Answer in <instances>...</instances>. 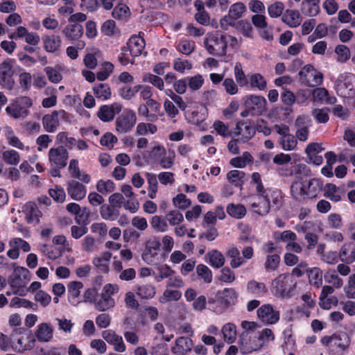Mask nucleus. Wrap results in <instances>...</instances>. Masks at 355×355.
Instances as JSON below:
<instances>
[{
    "label": "nucleus",
    "mask_w": 355,
    "mask_h": 355,
    "mask_svg": "<svg viewBox=\"0 0 355 355\" xmlns=\"http://www.w3.org/2000/svg\"><path fill=\"white\" fill-rule=\"evenodd\" d=\"M296 282L289 273L279 275L275 278L270 285V291L277 298H290L293 295Z\"/></svg>",
    "instance_id": "nucleus-1"
},
{
    "label": "nucleus",
    "mask_w": 355,
    "mask_h": 355,
    "mask_svg": "<svg viewBox=\"0 0 355 355\" xmlns=\"http://www.w3.org/2000/svg\"><path fill=\"white\" fill-rule=\"evenodd\" d=\"M229 41H236V38L220 31H216L206 38L205 46L211 55L223 56L226 54Z\"/></svg>",
    "instance_id": "nucleus-2"
},
{
    "label": "nucleus",
    "mask_w": 355,
    "mask_h": 355,
    "mask_svg": "<svg viewBox=\"0 0 355 355\" xmlns=\"http://www.w3.org/2000/svg\"><path fill=\"white\" fill-rule=\"evenodd\" d=\"M29 270L24 267L17 266L13 273L9 276L8 283L12 290V294L25 296L28 292L26 288V281L28 278Z\"/></svg>",
    "instance_id": "nucleus-3"
},
{
    "label": "nucleus",
    "mask_w": 355,
    "mask_h": 355,
    "mask_svg": "<svg viewBox=\"0 0 355 355\" xmlns=\"http://www.w3.org/2000/svg\"><path fill=\"white\" fill-rule=\"evenodd\" d=\"M32 105L33 101L30 97L20 96L6 107V112L13 119H24L29 114V109Z\"/></svg>",
    "instance_id": "nucleus-4"
},
{
    "label": "nucleus",
    "mask_w": 355,
    "mask_h": 355,
    "mask_svg": "<svg viewBox=\"0 0 355 355\" xmlns=\"http://www.w3.org/2000/svg\"><path fill=\"white\" fill-rule=\"evenodd\" d=\"M300 80L309 87H315L322 84L323 75L316 70L313 65H305L299 72Z\"/></svg>",
    "instance_id": "nucleus-5"
},
{
    "label": "nucleus",
    "mask_w": 355,
    "mask_h": 355,
    "mask_svg": "<svg viewBox=\"0 0 355 355\" xmlns=\"http://www.w3.org/2000/svg\"><path fill=\"white\" fill-rule=\"evenodd\" d=\"M136 122L135 112L130 109H125L116 119V130L119 133L125 134L132 129Z\"/></svg>",
    "instance_id": "nucleus-6"
},
{
    "label": "nucleus",
    "mask_w": 355,
    "mask_h": 355,
    "mask_svg": "<svg viewBox=\"0 0 355 355\" xmlns=\"http://www.w3.org/2000/svg\"><path fill=\"white\" fill-rule=\"evenodd\" d=\"M15 60L7 58L0 63V83L4 88L12 90L15 86L13 67Z\"/></svg>",
    "instance_id": "nucleus-7"
},
{
    "label": "nucleus",
    "mask_w": 355,
    "mask_h": 355,
    "mask_svg": "<svg viewBox=\"0 0 355 355\" xmlns=\"http://www.w3.org/2000/svg\"><path fill=\"white\" fill-rule=\"evenodd\" d=\"M337 94L344 98L355 95V75L351 73L342 75L336 85Z\"/></svg>",
    "instance_id": "nucleus-8"
},
{
    "label": "nucleus",
    "mask_w": 355,
    "mask_h": 355,
    "mask_svg": "<svg viewBox=\"0 0 355 355\" xmlns=\"http://www.w3.org/2000/svg\"><path fill=\"white\" fill-rule=\"evenodd\" d=\"M255 333L249 334L248 333H242L239 339V349L243 354H248L252 352L260 349L263 342L259 338H255Z\"/></svg>",
    "instance_id": "nucleus-9"
},
{
    "label": "nucleus",
    "mask_w": 355,
    "mask_h": 355,
    "mask_svg": "<svg viewBox=\"0 0 355 355\" xmlns=\"http://www.w3.org/2000/svg\"><path fill=\"white\" fill-rule=\"evenodd\" d=\"M62 33L65 37L72 43H76V47L83 49L85 46V43L80 38L83 35V27L78 23L69 24L66 26Z\"/></svg>",
    "instance_id": "nucleus-10"
},
{
    "label": "nucleus",
    "mask_w": 355,
    "mask_h": 355,
    "mask_svg": "<svg viewBox=\"0 0 355 355\" xmlns=\"http://www.w3.org/2000/svg\"><path fill=\"white\" fill-rule=\"evenodd\" d=\"M258 318L266 324H275L280 318V313L270 304L259 306L257 311Z\"/></svg>",
    "instance_id": "nucleus-11"
},
{
    "label": "nucleus",
    "mask_w": 355,
    "mask_h": 355,
    "mask_svg": "<svg viewBox=\"0 0 355 355\" xmlns=\"http://www.w3.org/2000/svg\"><path fill=\"white\" fill-rule=\"evenodd\" d=\"M48 155L52 165L60 168H63L67 166L69 153L64 146H59L56 148H51Z\"/></svg>",
    "instance_id": "nucleus-12"
},
{
    "label": "nucleus",
    "mask_w": 355,
    "mask_h": 355,
    "mask_svg": "<svg viewBox=\"0 0 355 355\" xmlns=\"http://www.w3.org/2000/svg\"><path fill=\"white\" fill-rule=\"evenodd\" d=\"M67 114L63 110H54L51 114H45L42 118L44 130L48 132H54L59 125V119H65Z\"/></svg>",
    "instance_id": "nucleus-13"
},
{
    "label": "nucleus",
    "mask_w": 355,
    "mask_h": 355,
    "mask_svg": "<svg viewBox=\"0 0 355 355\" xmlns=\"http://www.w3.org/2000/svg\"><path fill=\"white\" fill-rule=\"evenodd\" d=\"M218 296V301L220 303V308L216 309V313L220 314L230 306L234 304L237 299V293L234 288H225L218 291L216 294Z\"/></svg>",
    "instance_id": "nucleus-14"
},
{
    "label": "nucleus",
    "mask_w": 355,
    "mask_h": 355,
    "mask_svg": "<svg viewBox=\"0 0 355 355\" xmlns=\"http://www.w3.org/2000/svg\"><path fill=\"white\" fill-rule=\"evenodd\" d=\"M255 132L253 124L247 120L237 122L234 134L235 136H241L240 141L245 143L254 136Z\"/></svg>",
    "instance_id": "nucleus-15"
},
{
    "label": "nucleus",
    "mask_w": 355,
    "mask_h": 355,
    "mask_svg": "<svg viewBox=\"0 0 355 355\" xmlns=\"http://www.w3.org/2000/svg\"><path fill=\"white\" fill-rule=\"evenodd\" d=\"M122 105L119 103L110 105H104L99 108L97 116L103 122H110L114 119L116 114L121 112Z\"/></svg>",
    "instance_id": "nucleus-16"
},
{
    "label": "nucleus",
    "mask_w": 355,
    "mask_h": 355,
    "mask_svg": "<svg viewBox=\"0 0 355 355\" xmlns=\"http://www.w3.org/2000/svg\"><path fill=\"white\" fill-rule=\"evenodd\" d=\"M266 198L267 196L265 197H251L249 201L250 209L260 216L267 215L271 209V205Z\"/></svg>",
    "instance_id": "nucleus-17"
},
{
    "label": "nucleus",
    "mask_w": 355,
    "mask_h": 355,
    "mask_svg": "<svg viewBox=\"0 0 355 355\" xmlns=\"http://www.w3.org/2000/svg\"><path fill=\"white\" fill-rule=\"evenodd\" d=\"M102 337L107 343L114 346V349L116 352H123L125 351L126 347L122 336L118 335L114 331L105 330L102 332Z\"/></svg>",
    "instance_id": "nucleus-18"
},
{
    "label": "nucleus",
    "mask_w": 355,
    "mask_h": 355,
    "mask_svg": "<svg viewBox=\"0 0 355 355\" xmlns=\"http://www.w3.org/2000/svg\"><path fill=\"white\" fill-rule=\"evenodd\" d=\"M266 103L263 96L253 94L247 96L244 101L245 106L257 113H261L265 110Z\"/></svg>",
    "instance_id": "nucleus-19"
},
{
    "label": "nucleus",
    "mask_w": 355,
    "mask_h": 355,
    "mask_svg": "<svg viewBox=\"0 0 355 355\" xmlns=\"http://www.w3.org/2000/svg\"><path fill=\"white\" fill-rule=\"evenodd\" d=\"M42 40L44 49L46 52L58 54L62 45V40L59 35L54 34L44 35Z\"/></svg>",
    "instance_id": "nucleus-20"
},
{
    "label": "nucleus",
    "mask_w": 355,
    "mask_h": 355,
    "mask_svg": "<svg viewBox=\"0 0 355 355\" xmlns=\"http://www.w3.org/2000/svg\"><path fill=\"white\" fill-rule=\"evenodd\" d=\"M193 340L188 337L181 336L175 340L171 352L175 355H186L193 347Z\"/></svg>",
    "instance_id": "nucleus-21"
},
{
    "label": "nucleus",
    "mask_w": 355,
    "mask_h": 355,
    "mask_svg": "<svg viewBox=\"0 0 355 355\" xmlns=\"http://www.w3.org/2000/svg\"><path fill=\"white\" fill-rule=\"evenodd\" d=\"M67 190L69 196L75 200L83 199L87 193L86 187L76 180L68 182Z\"/></svg>",
    "instance_id": "nucleus-22"
},
{
    "label": "nucleus",
    "mask_w": 355,
    "mask_h": 355,
    "mask_svg": "<svg viewBox=\"0 0 355 355\" xmlns=\"http://www.w3.org/2000/svg\"><path fill=\"white\" fill-rule=\"evenodd\" d=\"M145 44L144 39L139 35H132L127 42L130 55L133 57H137L141 54Z\"/></svg>",
    "instance_id": "nucleus-23"
},
{
    "label": "nucleus",
    "mask_w": 355,
    "mask_h": 355,
    "mask_svg": "<svg viewBox=\"0 0 355 355\" xmlns=\"http://www.w3.org/2000/svg\"><path fill=\"white\" fill-rule=\"evenodd\" d=\"M164 155H166V148L160 144L155 146L150 150L143 154L146 161L151 164L158 163V161Z\"/></svg>",
    "instance_id": "nucleus-24"
},
{
    "label": "nucleus",
    "mask_w": 355,
    "mask_h": 355,
    "mask_svg": "<svg viewBox=\"0 0 355 355\" xmlns=\"http://www.w3.org/2000/svg\"><path fill=\"white\" fill-rule=\"evenodd\" d=\"M320 0H303L301 4L302 13L308 17H315L320 12Z\"/></svg>",
    "instance_id": "nucleus-25"
},
{
    "label": "nucleus",
    "mask_w": 355,
    "mask_h": 355,
    "mask_svg": "<svg viewBox=\"0 0 355 355\" xmlns=\"http://www.w3.org/2000/svg\"><path fill=\"white\" fill-rule=\"evenodd\" d=\"M83 288V284L80 282L73 281L68 285V298L69 302L73 305L76 306L80 300V290Z\"/></svg>",
    "instance_id": "nucleus-26"
},
{
    "label": "nucleus",
    "mask_w": 355,
    "mask_h": 355,
    "mask_svg": "<svg viewBox=\"0 0 355 355\" xmlns=\"http://www.w3.org/2000/svg\"><path fill=\"white\" fill-rule=\"evenodd\" d=\"M282 20L291 28H296L300 25L302 17L298 10L287 9L284 12Z\"/></svg>",
    "instance_id": "nucleus-27"
},
{
    "label": "nucleus",
    "mask_w": 355,
    "mask_h": 355,
    "mask_svg": "<svg viewBox=\"0 0 355 355\" xmlns=\"http://www.w3.org/2000/svg\"><path fill=\"white\" fill-rule=\"evenodd\" d=\"M247 291L251 295L261 297L266 295L268 288L263 282H258L255 280H250L247 284Z\"/></svg>",
    "instance_id": "nucleus-28"
},
{
    "label": "nucleus",
    "mask_w": 355,
    "mask_h": 355,
    "mask_svg": "<svg viewBox=\"0 0 355 355\" xmlns=\"http://www.w3.org/2000/svg\"><path fill=\"white\" fill-rule=\"evenodd\" d=\"M100 214L105 220L114 221L119 216V209L113 205H102L100 207Z\"/></svg>",
    "instance_id": "nucleus-29"
},
{
    "label": "nucleus",
    "mask_w": 355,
    "mask_h": 355,
    "mask_svg": "<svg viewBox=\"0 0 355 355\" xmlns=\"http://www.w3.org/2000/svg\"><path fill=\"white\" fill-rule=\"evenodd\" d=\"M95 308L99 311H105L115 305V301L111 296L102 293L98 294L94 302Z\"/></svg>",
    "instance_id": "nucleus-30"
},
{
    "label": "nucleus",
    "mask_w": 355,
    "mask_h": 355,
    "mask_svg": "<svg viewBox=\"0 0 355 355\" xmlns=\"http://www.w3.org/2000/svg\"><path fill=\"white\" fill-rule=\"evenodd\" d=\"M332 346L338 347L340 351L346 350L350 345V338L345 331H337L334 334Z\"/></svg>",
    "instance_id": "nucleus-31"
},
{
    "label": "nucleus",
    "mask_w": 355,
    "mask_h": 355,
    "mask_svg": "<svg viewBox=\"0 0 355 355\" xmlns=\"http://www.w3.org/2000/svg\"><path fill=\"white\" fill-rule=\"evenodd\" d=\"M323 187L322 181L319 178H311L306 186V191L308 198L317 197Z\"/></svg>",
    "instance_id": "nucleus-32"
},
{
    "label": "nucleus",
    "mask_w": 355,
    "mask_h": 355,
    "mask_svg": "<svg viewBox=\"0 0 355 355\" xmlns=\"http://www.w3.org/2000/svg\"><path fill=\"white\" fill-rule=\"evenodd\" d=\"M291 193L292 196L297 200L302 201L308 198L306 185L300 181H294L291 185Z\"/></svg>",
    "instance_id": "nucleus-33"
},
{
    "label": "nucleus",
    "mask_w": 355,
    "mask_h": 355,
    "mask_svg": "<svg viewBox=\"0 0 355 355\" xmlns=\"http://www.w3.org/2000/svg\"><path fill=\"white\" fill-rule=\"evenodd\" d=\"M227 257L230 258V266L232 268H237L245 263V260L241 256L239 248L236 246H231L227 251Z\"/></svg>",
    "instance_id": "nucleus-34"
},
{
    "label": "nucleus",
    "mask_w": 355,
    "mask_h": 355,
    "mask_svg": "<svg viewBox=\"0 0 355 355\" xmlns=\"http://www.w3.org/2000/svg\"><path fill=\"white\" fill-rule=\"evenodd\" d=\"M207 262L211 266L215 268H221L225 261L223 254L217 250H212L207 254Z\"/></svg>",
    "instance_id": "nucleus-35"
},
{
    "label": "nucleus",
    "mask_w": 355,
    "mask_h": 355,
    "mask_svg": "<svg viewBox=\"0 0 355 355\" xmlns=\"http://www.w3.org/2000/svg\"><path fill=\"white\" fill-rule=\"evenodd\" d=\"M37 338L43 342H47L53 337V329L51 326L47 323H42L38 325L35 331Z\"/></svg>",
    "instance_id": "nucleus-36"
},
{
    "label": "nucleus",
    "mask_w": 355,
    "mask_h": 355,
    "mask_svg": "<svg viewBox=\"0 0 355 355\" xmlns=\"http://www.w3.org/2000/svg\"><path fill=\"white\" fill-rule=\"evenodd\" d=\"M95 96L102 101H106L111 97V89L107 83H96L93 87Z\"/></svg>",
    "instance_id": "nucleus-37"
},
{
    "label": "nucleus",
    "mask_w": 355,
    "mask_h": 355,
    "mask_svg": "<svg viewBox=\"0 0 355 355\" xmlns=\"http://www.w3.org/2000/svg\"><path fill=\"white\" fill-rule=\"evenodd\" d=\"M136 294L142 300L152 299L156 294L155 287L150 284L138 286L136 289Z\"/></svg>",
    "instance_id": "nucleus-38"
},
{
    "label": "nucleus",
    "mask_w": 355,
    "mask_h": 355,
    "mask_svg": "<svg viewBox=\"0 0 355 355\" xmlns=\"http://www.w3.org/2000/svg\"><path fill=\"white\" fill-rule=\"evenodd\" d=\"M221 332L223 339L228 343H233L236 338V327L233 323L228 322L223 325Z\"/></svg>",
    "instance_id": "nucleus-39"
},
{
    "label": "nucleus",
    "mask_w": 355,
    "mask_h": 355,
    "mask_svg": "<svg viewBox=\"0 0 355 355\" xmlns=\"http://www.w3.org/2000/svg\"><path fill=\"white\" fill-rule=\"evenodd\" d=\"M251 182L255 184V190L257 193V197H265L271 189H265L261 181V175L258 172H254L252 174Z\"/></svg>",
    "instance_id": "nucleus-40"
},
{
    "label": "nucleus",
    "mask_w": 355,
    "mask_h": 355,
    "mask_svg": "<svg viewBox=\"0 0 355 355\" xmlns=\"http://www.w3.org/2000/svg\"><path fill=\"white\" fill-rule=\"evenodd\" d=\"M309 281L311 285L320 288L322 284V272L319 268H313L308 271Z\"/></svg>",
    "instance_id": "nucleus-41"
},
{
    "label": "nucleus",
    "mask_w": 355,
    "mask_h": 355,
    "mask_svg": "<svg viewBox=\"0 0 355 355\" xmlns=\"http://www.w3.org/2000/svg\"><path fill=\"white\" fill-rule=\"evenodd\" d=\"M268 201L271 205V208L278 209L282 205V196L279 189H270L267 194Z\"/></svg>",
    "instance_id": "nucleus-42"
},
{
    "label": "nucleus",
    "mask_w": 355,
    "mask_h": 355,
    "mask_svg": "<svg viewBox=\"0 0 355 355\" xmlns=\"http://www.w3.org/2000/svg\"><path fill=\"white\" fill-rule=\"evenodd\" d=\"M249 81L251 87L256 88L260 91L264 90L267 87L266 79L259 73H252L249 76Z\"/></svg>",
    "instance_id": "nucleus-43"
},
{
    "label": "nucleus",
    "mask_w": 355,
    "mask_h": 355,
    "mask_svg": "<svg viewBox=\"0 0 355 355\" xmlns=\"http://www.w3.org/2000/svg\"><path fill=\"white\" fill-rule=\"evenodd\" d=\"M245 173L239 170H232L227 174V179L235 187H241L243 184Z\"/></svg>",
    "instance_id": "nucleus-44"
},
{
    "label": "nucleus",
    "mask_w": 355,
    "mask_h": 355,
    "mask_svg": "<svg viewBox=\"0 0 355 355\" xmlns=\"http://www.w3.org/2000/svg\"><path fill=\"white\" fill-rule=\"evenodd\" d=\"M236 29L240 32L244 37L253 38V28L248 20H240L236 22Z\"/></svg>",
    "instance_id": "nucleus-45"
},
{
    "label": "nucleus",
    "mask_w": 355,
    "mask_h": 355,
    "mask_svg": "<svg viewBox=\"0 0 355 355\" xmlns=\"http://www.w3.org/2000/svg\"><path fill=\"white\" fill-rule=\"evenodd\" d=\"M227 212L232 217L239 219L245 215L246 209L243 205L231 203L227 207Z\"/></svg>",
    "instance_id": "nucleus-46"
},
{
    "label": "nucleus",
    "mask_w": 355,
    "mask_h": 355,
    "mask_svg": "<svg viewBox=\"0 0 355 355\" xmlns=\"http://www.w3.org/2000/svg\"><path fill=\"white\" fill-rule=\"evenodd\" d=\"M142 85H137L133 87L128 85H125L119 89V94L120 96L125 100H130L133 98L137 93L141 89Z\"/></svg>",
    "instance_id": "nucleus-47"
},
{
    "label": "nucleus",
    "mask_w": 355,
    "mask_h": 355,
    "mask_svg": "<svg viewBox=\"0 0 355 355\" xmlns=\"http://www.w3.org/2000/svg\"><path fill=\"white\" fill-rule=\"evenodd\" d=\"M150 225L158 232H165L168 230L166 218L160 216H154L150 220Z\"/></svg>",
    "instance_id": "nucleus-48"
},
{
    "label": "nucleus",
    "mask_w": 355,
    "mask_h": 355,
    "mask_svg": "<svg viewBox=\"0 0 355 355\" xmlns=\"http://www.w3.org/2000/svg\"><path fill=\"white\" fill-rule=\"evenodd\" d=\"M339 187L332 183H328L324 187V196L331 201L339 202L341 200V196L338 194Z\"/></svg>",
    "instance_id": "nucleus-49"
},
{
    "label": "nucleus",
    "mask_w": 355,
    "mask_h": 355,
    "mask_svg": "<svg viewBox=\"0 0 355 355\" xmlns=\"http://www.w3.org/2000/svg\"><path fill=\"white\" fill-rule=\"evenodd\" d=\"M273 239L277 242L295 241L297 235L291 230H285L284 232H275L273 233Z\"/></svg>",
    "instance_id": "nucleus-50"
},
{
    "label": "nucleus",
    "mask_w": 355,
    "mask_h": 355,
    "mask_svg": "<svg viewBox=\"0 0 355 355\" xmlns=\"http://www.w3.org/2000/svg\"><path fill=\"white\" fill-rule=\"evenodd\" d=\"M182 297V293L178 290L166 289L162 296L159 297V302L165 304L171 301H178Z\"/></svg>",
    "instance_id": "nucleus-51"
},
{
    "label": "nucleus",
    "mask_w": 355,
    "mask_h": 355,
    "mask_svg": "<svg viewBox=\"0 0 355 355\" xmlns=\"http://www.w3.org/2000/svg\"><path fill=\"white\" fill-rule=\"evenodd\" d=\"M246 11V6L242 2H236L231 5L228 14L235 20L240 19Z\"/></svg>",
    "instance_id": "nucleus-52"
},
{
    "label": "nucleus",
    "mask_w": 355,
    "mask_h": 355,
    "mask_svg": "<svg viewBox=\"0 0 355 355\" xmlns=\"http://www.w3.org/2000/svg\"><path fill=\"white\" fill-rule=\"evenodd\" d=\"M196 272L200 279H203L205 283L209 284L212 281L211 270L204 264H199L196 267Z\"/></svg>",
    "instance_id": "nucleus-53"
},
{
    "label": "nucleus",
    "mask_w": 355,
    "mask_h": 355,
    "mask_svg": "<svg viewBox=\"0 0 355 355\" xmlns=\"http://www.w3.org/2000/svg\"><path fill=\"white\" fill-rule=\"evenodd\" d=\"M157 131V126L151 123H139L136 128V134L138 135H144L148 133L153 135Z\"/></svg>",
    "instance_id": "nucleus-54"
},
{
    "label": "nucleus",
    "mask_w": 355,
    "mask_h": 355,
    "mask_svg": "<svg viewBox=\"0 0 355 355\" xmlns=\"http://www.w3.org/2000/svg\"><path fill=\"white\" fill-rule=\"evenodd\" d=\"M234 76L237 84L243 87L248 85V79L243 71L241 64L236 62L234 67Z\"/></svg>",
    "instance_id": "nucleus-55"
},
{
    "label": "nucleus",
    "mask_w": 355,
    "mask_h": 355,
    "mask_svg": "<svg viewBox=\"0 0 355 355\" xmlns=\"http://www.w3.org/2000/svg\"><path fill=\"white\" fill-rule=\"evenodd\" d=\"M280 257L277 254L268 255L266 259L264 267L266 271H275L279 265Z\"/></svg>",
    "instance_id": "nucleus-56"
},
{
    "label": "nucleus",
    "mask_w": 355,
    "mask_h": 355,
    "mask_svg": "<svg viewBox=\"0 0 355 355\" xmlns=\"http://www.w3.org/2000/svg\"><path fill=\"white\" fill-rule=\"evenodd\" d=\"M49 194L58 203H62L65 200V191L62 187L58 185L55 186V188L49 189Z\"/></svg>",
    "instance_id": "nucleus-57"
},
{
    "label": "nucleus",
    "mask_w": 355,
    "mask_h": 355,
    "mask_svg": "<svg viewBox=\"0 0 355 355\" xmlns=\"http://www.w3.org/2000/svg\"><path fill=\"white\" fill-rule=\"evenodd\" d=\"M2 155L4 161L10 165L17 166L20 161L19 154L15 150H6Z\"/></svg>",
    "instance_id": "nucleus-58"
},
{
    "label": "nucleus",
    "mask_w": 355,
    "mask_h": 355,
    "mask_svg": "<svg viewBox=\"0 0 355 355\" xmlns=\"http://www.w3.org/2000/svg\"><path fill=\"white\" fill-rule=\"evenodd\" d=\"M165 218L172 226L177 225L184 220L182 214L177 209L170 211L165 215Z\"/></svg>",
    "instance_id": "nucleus-59"
},
{
    "label": "nucleus",
    "mask_w": 355,
    "mask_h": 355,
    "mask_svg": "<svg viewBox=\"0 0 355 355\" xmlns=\"http://www.w3.org/2000/svg\"><path fill=\"white\" fill-rule=\"evenodd\" d=\"M282 147L285 150H292L295 148L297 141L295 137L291 134L285 137H281L279 140Z\"/></svg>",
    "instance_id": "nucleus-60"
},
{
    "label": "nucleus",
    "mask_w": 355,
    "mask_h": 355,
    "mask_svg": "<svg viewBox=\"0 0 355 355\" xmlns=\"http://www.w3.org/2000/svg\"><path fill=\"white\" fill-rule=\"evenodd\" d=\"M114 65L110 62H106L103 64V67L97 72L96 78L100 81H103L108 78L113 72Z\"/></svg>",
    "instance_id": "nucleus-61"
},
{
    "label": "nucleus",
    "mask_w": 355,
    "mask_h": 355,
    "mask_svg": "<svg viewBox=\"0 0 355 355\" xmlns=\"http://www.w3.org/2000/svg\"><path fill=\"white\" fill-rule=\"evenodd\" d=\"M173 203L175 207L180 209L184 210L191 205V202L187 198L186 195L179 193L173 198Z\"/></svg>",
    "instance_id": "nucleus-62"
},
{
    "label": "nucleus",
    "mask_w": 355,
    "mask_h": 355,
    "mask_svg": "<svg viewBox=\"0 0 355 355\" xmlns=\"http://www.w3.org/2000/svg\"><path fill=\"white\" fill-rule=\"evenodd\" d=\"M195 49V42L188 40H182L179 42L177 49L181 53L189 55Z\"/></svg>",
    "instance_id": "nucleus-63"
},
{
    "label": "nucleus",
    "mask_w": 355,
    "mask_h": 355,
    "mask_svg": "<svg viewBox=\"0 0 355 355\" xmlns=\"http://www.w3.org/2000/svg\"><path fill=\"white\" fill-rule=\"evenodd\" d=\"M98 191L103 194L111 193L114 190V183L112 180H107L104 181L100 180L96 184Z\"/></svg>",
    "instance_id": "nucleus-64"
}]
</instances>
